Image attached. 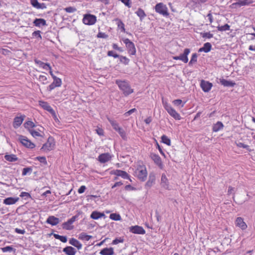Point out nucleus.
Masks as SVG:
<instances>
[{"label": "nucleus", "mask_w": 255, "mask_h": 255, "mask_svg": "<svg viewBox=\"0 0 255 255\" xmlns=\"http://www.w3.org/2000/svg\"><path fill=\"white\" fill-rule=\"evenodd\" d=\"M136 15L139 17L140 20L142 21L144 17L146 16L144 10L141 8H138L137 11L135 12Z\"/></svg>", "instance_id": "35"}, {"label": "nucleus", "mask_w": 255, "mask_h": 255, "mask_svg": "<svg viewBox=\"0 0 255 255\" xmlns=\"http://www.w3.org/2000/svg\"><path fill=\"white\" fill-rule=\"evenodd\" d=\"M241 5L242 6L248 5L253 2V0H241Z\"/></svg>", "instance_id": "50"}, {"label": "nucleus", "mask_w": 255, "mask_h": 255, "mask_svg": "<svg viewBox=\"0 0 255 255\" xmlns=\"http://www.w3.org/2000/svg\"><path fill=\"white\" fill-rule=\"evenodd\" d=\"M242 6L241 0H237V2L233 3L230 5V7L231 8L236 9L238 7Z\"/></svg>", "instance_id": "42"}, {"label": "nucleus", "mask_w": 255, "mask_h": 255, "mask_svg": "<svg viewBox=\"0 0 255 255\" xmlns=\"http://www.w3.org/2000/svg\"><path fill=\"white\" fill-rule=\"evenodd\" d=\"M53 236L55 239L59 240L62 243H66L67 241V239L66 236H60L59 235L56 234H54Z\"/></svg>", "instance_id": "37"}, {"label": "nucleus", "mask_w": 255, "mask_h": 255, "mask_svg": "<svg viewBox=\"0 0 255 255\" xmlns=\"http://www.w3.org/2000/svg\"><path fill=\"white\" fill-rule=\"evenodd\" d=\"M69 244L75 247L78 250H80L82 248V244L79 241L74 238H71L70 239Z\"/></svg>", "instance_id": "28"}, {"label": "nucleus", "mask_w": 255, "mask_h": 255, "mask_svg": "<svg viewBox=\"0 0 255 255\" xmlns=\"http://www.w3.org/2000/svg\"><path fill=\"white\" fill-rule=\"evenodd\" d=\"M86 189V187L84 185H82L81 186L79 189H78V192L79 193V194H82L83 193H84L85 191V190Z\"/></svg>", "instance_id": "62"}, {"label": "nucleus", "mask_w": 255, "mask_h": 255, "mask_svg": "<svg viewBox=\"0 0 255 255\" xmlns=\"http://www.w3.org/2000/svg\"><path fill=\"white\" fill-rule=\"evenodd\" d=\"M161 142L166 144V145L170 146L171 145L170 139L165 135H163L161 136Z\"/></svg>", "instance_id": "39"}, {"label": "nucleus", "mask_w": 255, "mask_h": 255, "mask_svg": "<svg viewBox=\"0 0 255 255\" xmlns=\"http://www.w3.org/2000/svg\"><path fill=\"white\" fill-rule=\"evenodd\" d=\"M33 7L37 9H45L46 8V5L44 3H39L37 0H33L30 2Z\"/></svg>", "instance_id": "22"}, {"label": "nucleus", "mask_w": 255, "mask_h": 255, "mask_svg": "<svg viewBox=\"0 0 255 255\" xmlns=\"http://www.w3.org/2000/svg\"><path fill=\"white\" fill-rule=\"evenodd\" d=\"M77 218V216H74L68 220L67 222L63 223L62 224L63 229L67 230H70L73 229V226L72 225V224L76 221Z\"/></svg>", "instance_id": "11"}, {"label": "nucleus", "mask_w": 255, "mask_h": 255, "mask_svg": "<svg viewBox=\"0 0 255 255\" xmlns=\"http://www.w3.org/2000/svg\"><path fill=\"white\" fill-rule=\"evenodd\" d=\"M235 224L236 226L240 228L242 230H244L247 228V225L244 222L243 218L238 217L236 219Z\"/></svg>", "instance_id": "17"}, {"label": "nucleus", "mask_w": 255, "mask_h": 255, "mask_svg": "<svg viewBox=\"0 0 255 255\" xmlns=\"http://www.w3.org/2000/svg\"><path fill=\"white\" fill-rule=\"evenodd\" d=\"M38 79L44 85L46 84L47 83V77L44 75H40Z\"/></svg>", "instance_id": "46"}, {"label": "nucleus", "mask_w": 255, "mask_h": 255, "mask_svg": "<svg viewBox=\"0 0 255 255\" xmlns=\"http://www.w3.org/2000/svg\"><path fill=\"white\" fill-rule=\"evenodd\" d=\"M97 37L102 38H107L108 37V35L106 34L105 33L99 32L98 33V34H97Z\"/></svg>", "instance_id": "58"}, {"label": "nucleus", "mask_w": 255, "mask_h": 255, "mask_svg": "<svg viewBox=\"0 0 255 255\" xmlns=\"http://www.w3.org/2000/svg\"><path fill=\"white\" fill-rule=\"evenodd\" d=\"M129 232L136 234L144 235L145 234V231L141 226L135 225L134 226H131L129 228Z\"/></svg>", "instance_id": "12"}, {"label": "nucleus", "mask_w": 255, "mask_h": 255, "mask_svg": "<svg viewBox=\"0 0 255 255\" xmlns=\"http://www.w3.org/2000/svg\"><path fill=\"white\" fill-rule=\"evenodd\" d=\"M112 158V156L109 153H102L98 156V160L101 163H106Z\"/></svg>", "instance_id": "15"}, {"label": "nucleus", "mask_w": 255, "mask_h": 255, "mask_svg": "<svg viewBox=\"0 0 255 255\" xmlns=\"http://www.w3.org/2000/svg\"><path fill=\"white\" fill-rule=\"evenodd\" d=\"M121 0L126 6H128V7H131V0Z\"/></svg>", "instance_id": "59"}, {"label": "nucleus", "mask_w": 255, "mask_h": 255, "mask_svg": "<svg viewBox=\"0 0 255 255\" xmlns=\"http://www.w3.org/2000/svg\"><path fill=\"white\" fill-rule=\"evenodd\" d=\"M220 83L224 86L229 87H233L236 84L235 82L224 79H220Z\"/></svg>", "instance_id": "30"}, {"label": "nucleus", "mask_w": 255, "mask_h": 255, "mask_svg": "<svg viewBox=\"0 0 255 255\" xmlns=\"http://www.w3.org/2000/svg\"><path fill=\"white\" fill-rule=\"evenodd\" d=\"M4 159L9 162H14L18 160V158L16 155L13 154H5L4 155Z\"/></svg>", "instance_id": "33"}, {"label": "nucleus", "mask_w": 255, "mask_h": 255, "mask_svg": "<svg viewBox=\"0 0 255 255\" xmlns=\"http://www.w3.org/2000/svg\"><path fill=\"white\" fill-rule=\"evenodd\" d=\"M15 232L17 234H22V235L24 234L25 233V230H24V229L22 230V229H20L18 228H15Z\"/></svg>", "instance_id": "63"}, {"label": "nucleus", "mask_w": 255, "mask_h": 255, "mask_svg": "<svg viewBox=\"0 0 255 255\" xmlns=\"http://www.w3.org/2000/svg\"><path fill=\"white\" fill-rule=\"evenodd\" d=\"M123 242H124V240L123 239L117 238V239H115L114 240H113V244L114 245H117V244H118L119 243H123Z\"/></svg>", "instance_id": "60"}, {"label": "nucleus", "mask_w": 255, "mask_h": 255, "mask_svg": "<svg viewBox=\"0 0 255 255\" xmlns=\"http://www.w3.org/2000/svg\"><path fill=\"white\" fill-rule=\"evenodd\" d=\"M63 251L67 255H75L76 253V250L71 246H68L64 248Z\"/></svg>", "instance_id": "27"}, {"label": "nucleus", "mask_w": 255, "mask_h": 255, "mask_svg": "<svg viewBox=\"0 0 255 255\" xmlns=\"http://www.w3.org/2000/svg\"><path fill=\"white\" fill-rule=\"evenodd\" d=\"M119 58H120V61L122 63H124L125 65H128V63L129 62V59H128L126 56H120V57Z\"/></svg>", "instance_id": "45"}, {"label": "nucleus", "mask_w": 255, "mask_h": 255, "mask_svg": "<svg viewBox=\"0 0 255 255\" xmlns=\"http://www.w3.org/2000/svg\"><path fill=\"white\" fill-rule=\"evenodd\" d=\"M115 129L119 133V134L121 135V136L124 139H126V138H127L126 133L125 130H124V128H115Z\"/></svg>", "instance_id": "44"}, {"label": "nucleus", "mask_w": 255, "mask_h": 255, "mask_svg": "<svg viewBox=\"0 0 255 255\" xmlns=\"http://www.w3.org/2000/svg\"><path fill=\"white\" fill-rule=\"evenodd\" d=\"M34 160H38L40 163H43L45 165L47 164V160L45 156H37L34 158Z\"/></svg>", "instance_id": "38"}, {"label": "nucleus", "mask_w": 255, "mask_h": 255, "mask_svg": "<svg viewBox=\"0 0 255 255\" xmlns=\"http://www.w3.org/2000/svg\"><path fill=\"white\" fill-rule=\"evenodd\" d=\"M108 56H112L114 58H119L120 57V55L114 53V52L113 51H109L107 53Z\"/></svg>", "instance_id": "57"}, {"label": "nucleus", "mask_w": 255, "mask_h": 255, "mask_svg": "<svg viewBox=\"0 0 255 255\" xmlns=\"http://www.w3.org/2000/svg\"><path fill=\"white\" fill-rule=\"evenodd\" d=\"M219 31H224L230 30V26L228 24H225L223 26H218L217 27Z\"/></svg>", "instance_id": "41"}, {"label": "nucleus", "mask_w": 255, "mask_h": 255, "mask_svg": "<svg viewBox=\"0 0 255 255\" xmlns=\"http://www.w3.org/2000/svg\"><path fill=\"white\" fill-rule=\"evenodd\" d=\"M24 128H34L35 127L34 124L30 121H28L24 123Z\"/></svg>", "instance_id": "47"}, {"label": "nucleus", "mask_w": 255, "mask_h": 255, "mask_svg": "<svg viewBox=\"0 0 255 255\" xmlns=\"http://www.w3.org/2000/svg\"><path fill=\"white\" fill-rule=\"evenodd\" d=\"M20 197H26L28 198V197H30V195L28 192H22L20 194Z\"/></svg>", "instance_id": "64"}, {"label": "nucleus", "mask_w": 255, "mask_h": 255, "mask_svg": "<svg viewBox=\"0 0 255 255\" xmlns=\"http://www.w3.org/2000/svg\"><path fill=\"white\" fill-rule=\"evenodd\" d=\"M105 215L104 213H100L98 211H93L90 216V217L94 220H98L102 217H105Z\"/></svg>", "instance_id": "29"}, {"label": "nucleus", "mask_w": 255, "mask_h": 255, "mask_svg": "<svg viewBox=\"0 0 255 255\" xmlns=\"http://www.w3.org/2000/svg\"><path fill=\"white\" fill-rule=\"evenodd\" d=\"M97 21V17L95 15L92 14H86L83 18V22L87 25H93Z\"/></svg>", "instance_id": "7"}, {"label": "nucleus", "mask_w": 255, "mask_h": 255, "mask_svg": "<svg viewBox=\"0 0 255 255\" xmlns=\"http://www.w3.org/2000/svg\"><path fill=\"white\" fill-rule=\"evenodd\" d=\"M115 21L117 22V24L118 25V28L119 29H121V31L126 32L125 24L123 22V21L120 19H119L118 18H116V19H115Z\"/></svg>", "instance_id": "34"}, {"label": "nucleus", "mask_w": 255, "mask_h": 255, "mask_svg": "<svg viewBox=\"0 0 255 255\" xmlns=\"http://www.w3.org/2000/svg\"><path fill=\"white\" fill-rule=\"evenodd\" d=\"M154 9L156 12L164 16L167 17L169 15L168 8L166 5L162 2L157 3L154 7Z\"/></svg>", "instance_id": "4"}, {"label": "nucleus", "mask_w": 255, "mask_h": 255, "mask_svg": "<svg viewBox=\"0 0 255 255\" xmlns=\"http://www.w3.org/2000/svg\"><path fill=\"white\" fill-rule=\"evenodd\" d=\"M29 132L33 137L35 138H38L40 137H43L44 133L43 131L38 130V131L33 129V128H29Z\"/></svg>", "instance_id": "20"}, {"label": "nucleus", "mask_w": 255, "mask_h": 255, "mask_svg": "<svg viewBox=\"0 0 255 255\" xmlns=\"http://www.w3.org/2000/svg\"><path fill=\"white\" fill-rule=\"evenodd\" d=\"M190 52V49L189 48H185L184 50L183 53L180 54L179 56L173 57L174 60H180L184 63H186L188 62V55Z\"/></svg>", "instance_id": "8"}, {"label": "nucleus", "mask_w": 255, "mask_h": 255, "mask_svg": "<svg viewBox=\"0 0 255 255\" xmlns=\"http://www.w3.org/2000/svg\"><path fill=\"white\" fill-rule=\"evenodd\" d=\"M208 0H192V2L195 5H201L206 2Z\"/></svg>", "instance_id": "53"}, {"label": "nucleus", "mask_w": 255, "mask_h": 255, "mask_svg": "<svg viewBox=\"0 0 255 255\" xmlns=\"http://www.w3.org/2000/svg\"><path fill=\"white\" fill-rule=\"evenodd\" d=\"M211 48H212L211 44L209 42H207L204 44V45L202 47L200 48L199 49L198 51L199 52L204 51L205 53H208L211 50Z\"/></svg>", "instance_id": "31"}, {"label": "nucleus", "mask_w": 255, "mask_h": 255, "mask_svg": "<svg viewBox=\"0 0 255 255\" xmlns=\"http://www.w3.org/2000/svg\"><path fill=\"white\" fill-rule=\"evenodd\" d=\"M137 110L135 108L132 109L130 110H129L128 112H126L124 114V116L125 117H127L130 115L131 114L133 113L134 112H136Z\"/></svg>", "instance_id": "56"}, {"label": "nucleus", "mask_w": 255, "mask_h": 255, "mask_svg": "<svg viewBox=\"0 0 255 255\" xmlns=\"http://www.w3.org/2000/svg\"><path fill=\"white\" fill-rule=\"evenodd\" d=\"M32 171V168L30 167L24 168L22 171V175L23 176H25L27 174V173L29 172H31Z\"/></svg>", "instance_id": "54"}, {"label": "nucleus", "mask_w": 255, "mask_h": 255, "mask_svg": "<svg viewBox=\"0 0 255 255\" xmlns=\"http://www.w3.org/2000/svg\"><path fill=\"white\" fill-rule=\"evenodd\" d=\"M54 81L47 87L48 91H51L56 87H60L62 84L61 79L60 78H55Z\"/></svg>", "instance_id": "14"}, {"label": "nucleus", "mask_w": 255, "mask_h": 255, "mask_svg": "<svg viewBox=\"0 0 255 255\" xmlns=\"http://www.w3.org/2000/svg\"><path fill=\"white\" fill-rule=\"evenodd\" d=\"M128 49V53L130 55H134L136 54V48L134 44L128 38L123 39Z\"/></svg>", "instance_id": "5"}, {"label": "nucleus", "mask_w": 255, "mask_h": 255, "mask_svg": "<svg viewBox=\"0 0 255 255\" xmlns=\"http://www.w3.org/2000/svg\"><path fill=\"white\" fill-rule=\"evenodd\" d=\"M92 238V236L90 235H87L85 233H81L79 234V239L82 241H88Z\"/></svg>", "instance_id": "36"}, {"label": "nucleus", "mask_w": 255, "mask_h": 255, "mask_svg": "<svg viewBox=\"0 0 255 255\" xmlns=\"http://www.w3.org/2000/svg\"><path fill=\"white\" fill-rule=\"evenodd\" d=\"M19 200V198L8 197L3 200V203L5 205H12L16 203Z\"/></svg>", "instance_id": "25"}, {"label": "nucleus", "mask_w": 255, "mask_h": 255, "mask_svg": "<svg viewBox=\"0 0 255 255\" xmlns=\"http://www.w3.org/2000/svg\"><path fill=\"white\" fill-rule=\"evenodd\" d=\"M202 90L205 92H208L212 87V84L205 80H202L200 84Z\"/></svg>", "instance_id": "16"}, {"label": "nucleus", "mask_w": 255, "mask_h": 255, "mask_svg": "<svg viewBox=\"0 0 255 255\" xmlns=\"http://www.w3.org/2000/svg\"><path fill=\"white\" fill-rule=\"evenodd\" d=\"M13 249L10 246H6L5 247L1 248V250L3 253H5L7 252H11L13 251Z\"/></svg>", "instance_id": "55"}, {"label": "nucleus", "mask_w": 255, "mask_h": 255, "mask_svg": "<svg viewBox=\"0 0 255 255\" xmlns=\"http://www.w3.org/2000/svg\"><path fill=\"white\" fill-rule=\"evenodd\" d=\"M201 35L203 38H207L209 39L213 37V35L210 33V32L201 33Z\"/></svg>", "instance_id": "52"}, {"label": "nucleus", "mask_w": 255, "mask_h": 255, "mask_svg": "<svg viewBox=\"0 0 255 255\" xmlns=\"http://www.w3.org/2000/svg\"><path fill=\"white\" fill-rule=\"evenodd\" d=\"M64 10L68 13H73L75 12L77 9L75 7L72 6H69L65 8Z\"/></svg>", "instance_id": "48"}, {"label": "nucleus", "mask_w": 255, "mask_h": 255, "mask_svg": "<svg viewBox=\"0 0 255 255\" xmlns=\"http://www.w3.org/2000/svg\"><path fill=\"white\" fill-rule=\"evenodd\" d=\"M39 105L44 110L51 114L54 113V111L48 103L42 101H39Z\"/></svg>", "instance_id": "18"}, {"label": "nucleus", "mask_w": 255, "mask_h": 255, "mask_svg": "<svg viewBox=\"0 0 255 255\" xmlns=\"http://www.w3.org/2000/svg\"><path fill=\"white\" fill-rule=\"evenodd\" d=\"M34 25L37 27L47 26L46 20L43 18H35L33 22Z\"/></svg>", "instance_id": "23"}, {"label": "nucleus", "mask_w": 255, "mask_h": 255, "mask_svg": "<svg viewBox=\"0 0 255 255\" xmlns=\"http://www.w3.org/2000/svg\"><path fill=\"white\" fill-rule=\"evenodd\" d=\"M198 55L197 53H193L192 55V57L190 62H189V65H192L194 63H196L197 61Z\"/></svg>", "instance_id": "43"}, {"label": "nucleus", "mask_w": 255, "mask_h": 255, "mask_svg": "<svg viewBox=\"0 0 255 255\" xmlns=\"http://www.w3.org/2000/svg\"><path fill=\"white\" fill-rule=\"evenodd\" d=\"M150 157L153 161L154 163L157 165L160 169L163 168V164L160 157L158 155L154 153H151L150 154Z\"/></svg>", "instance_id": "10"}, {"label": "nucleus", "mask_w": 255, "mask_h": 255, "mask_svg": "<svg viewBox=\"0 0 255 255\" xmlns=\"http://www.w3.org/2000/svg\"><path fill=\"white\" fill-rule=\"evenodd\" d=\"M173 103L174 105H175L176 106H178L181 105V107H183L184 104H185V103L182 104V101L180 99H177V100H174L173 101Z\"/></svg>", "instance_id": "49"}, {"label": "nucleus", "mask_w": 255, "mask_h": 255, "mask_svg": "<svg viewBox=\"0 0 255 255\" xmlns=\"http://www.w3.org/2000/svg\"><path fill=\"white\" fill-rule=\"evenodd\" d=\"M161 185L166 189H169V182L165 174H162L161 178Z\"/></svg>", "instance_id": "24"}, {"label": "nucleus", "mask_w": 255, "mask_h": 255, "mask_svg": "<svg viewBox=\"0 0 255 255\" xmlns=\"http://www.w3.org/2000/svg\"><path fill=\"white\" fill-rule=\"evenodd\" d=\"M25 118V116H20L19 117H16L13 120V126L14 128L16 127H19Z\"/></svg>", "instance_id": "19"}, {"label": "nucleus", "mask_w": 255, "mask_h": 255, "mask_svg": "<svg viewBox=\"0 0 255 255\" xmlns=\"http://www.w3.org/2000/svg\"><path fill=\"white\" fill-rule=\"evenodd\" d=\"M100 254L101 255H113L114 254V249L112 248H105L100 251Z\"/></svg>", "instance_id": "26"}, {"label": "nucleus", "mask_w": 255, "mask_h": 255, "mask_svg": "<svg viewBox=\"0 0 255 255\" xmlns=\"http://www.w3.org/2000/svg\"><path fill=\"white\" fill-rule=\"evenodd\" d=\"M116 84L122 91L125 96H128L133 92L129 83L125 80H116Z\"/></svg>", "instance_id": "2"}, {"label": "nucleus", "mask_w": 255, "mask_h": 255, "mask_svg": "<svg viewBox=\"0 0 255 255\" xmlns=\"http://www.w3.org/2000/svg\"><path fill=\"white\" fill-rule=\"evenodd\" d=\"M110 218L114 221H120L121 217L120 214L117 213H112L110 215Z\"/></svg>", "instance_id": "40"}, {"label": "nucleus", "mask_w": 255, "mask_h": 255, "mask_svg": "<svg viewBox=\"0 0 255 255\" xmlns=\"http://www.w3.org/2000/svg\"><path fill=\"white\" fill-rule=\"evenodd\" d=\"M59 219L53 216H49L46 220V223L52 226L57 225L59 224Z\"/></svg>", "instance_id": "21"}, {"label": "nucleus", "mask_w": 255, "mask_h": 255, "mask_svg": "<svg viewBox=\"0 0 255 255\" xmlns=\"http://www.w3.org/2000/svg\"><path fill=\"white\" fill-rule=\"evenodd\" d=\"M40 33H41V31L40 30H37V31H34L32 33V35L33 37H35L36 38H39V39H41L42 37L41 36Z\"/></svg>", "instance_id": "51"}, {"label": "nucleus", "mask_w": 255, "mask_h": 255, "mask_svg": "<svg viewBox=\"0 0 255 255\" xmlns=\"http://www.w3.org/2000/svg\"><path fill=\"white\" fill-rule=\"evenodd\" d=\"M133 174L140 181H145L147 177V171L145 165L142 162H138Z\"/></svg>", "instance_id": "1"}, {"label": "nucleus", "mask_w": 255, "mask_h": 255, "mask_svg": "<svg viewBox=\"0 0 255 255\" xmlns=\"http://www.w3.org/2000/svg\"><path fill=\"white\" fill-rule=\"evenodd\" d=\"M111 174L122 177L124 179H129L131 181L129 175L125 171L117 169L112 171Z\"/></svg>", "instance_id": "13"}, {"label": "nucleus", "mask_w": 255, "mask_h": 255, "mask_svg": "<svg viewBox=\"0 0 255 255\" xmlns=\"http://www.w3.org/2000/svg\"><path fill=\"white\" fill-rule=\"evenodd\" d=\"M156 147L157 148H158L159 152L160 153V154L163 156H165V154L164 153V152L163 151L161 147H160V146L159 145V144H158V143L157 142H156Z\"/></svg>", "instance_id": "61"}, {"label": "nucleus", "mask_w": 255, "mask_h": 255, "mask_svg": "<svg viewBox=\"0 0 255 255\" xmlns=\"http://www.w3.org/2000/svg\"><path fill=\"white\" fill-rule=\"evenodd\" d=\"M164 108L168 113L169 115H170L172 117H173L176 120H180V116L178 113L176 112V111L171 107L170 105L165 103L164 104Z\"/></svg>", "instance_id": "9"}, {"label": "nucleus", "mask_w": 255, "mask_h": 255, "mask_svg": "<svg viewBox=\"0 0 255 255\" xmlns=\"http://www.w3.org/2000/svg\"><path fill=\"white\" fill-rule=\"evenodd\" d=\"M34 62L36 64L39 65L40 66L42 67L44 69L47 70L48 69L51 70V66L49 63H45L41 61L36 59L34 60Z\"/></svg>", "instance_id": "32"}, {"label": "nucleus", "mask_w": 255, "mask_h": 255, "mask_svg": "<svg viewBox=\"0 0 255 255\" xmlns=\"http://www.w3.org/2000/svg\"><path fill=\"white\" fill-rule=\"evenodd\" d=\"M18 140L23 146L27 148L32 149L35 146L33 142L24 136L20 135L18 137Z\"/></svg>", "instance_id": "6"}, {"label": "nucleus", "mask_w": 255, "mask_h": 255, "mask_svg": "<svg viewBox=\"0 0 255 255\" xmlns=\"http://www.w3.org/2000/svg\"><path fill=\"white\" fill-rule=\"evenodd\" d=\"M55 147V141L52 136H49L47 141L43 144L41 150L44 152H48L53 150Z\"/></svg>", "instance_id": "3"}]
</instances>
